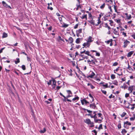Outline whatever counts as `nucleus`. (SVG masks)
Instances as JSON below:
<instances>
[{
    "instance_id": "obj_12",
    "label": "nucleus",
    "mask_w": 135,
    "mask_h": 135,
    "mask_svg": "<svg viewBox=\"0 0 135 135\" xmlns=\"http://www.w3.org/2000/svg\"><path fill=\"white\" fill-rule=\"evenodd\" d=\"M79 97H78L77 96H76V97H75L74 98H73L72 99V100L73 101H75L76 102V101H78L79 99Z\"/></svg>"
},
{
    "instance_id": "obj_30",
    "label": "nucleus",
    "mask_w": 135,
    "mask_h": 135,
    "mask_svg": "<svg viewBox=\"0 0 135 135\" xmlns=\"http://www.w3.org/2000/svg\"><path fill=\"white\" fill-rule=\"evenodd\" d=\"M128 123V121H127L126 122H124V127L126 128L127 127V124Z\"/></svg>"
},
{
    "instance_id": "obj_36",
    "label": "nucleus",
    "mask_w": 135,
    "mask_h": 135,
    "mask_svg": "<svg viewBox=\"0 0 135 135\" xmlns=\"http://www.w3.org/2000/svg\"><path fill=\"white\" fill-rule=\"evenodd\" d=\"M80 38H77L76 41V42L77 44H79L80 42Z\"/></svg>"
},
{
    "instance_id": "obj_5",
    "label": "nucleus",
    "mask_w": 135,
    "mask_h": 135,
    "mask_svg": "<svg viewBox=\"0 0 135 135\" xmlns=\"http://www.w3.org/2000/svg\"><path fill=\"white\" fill-rule=\"evenodd\" d=\"M84 102L86 104H89V102H88L85 99H84L82 100H81V102L82 105H83V102Z\"/></svg>"
},
{
    "instance_id": "obj_20",
    "label": "nucleus",
    "mask_w": 135,
    "mask_h": 135,
    "mask_svg": "<svg viewBox=\"0 0 135 135\" xmlns=\"http://www.w3.org/2000/svg\"><path fill=\"white\" fill-rule=\"evenodd\" d=\"M127 132V131H126L125 129H123L122 130L121 133L123 134L124 135V134Z\"/></svg>"
},
{
    "instance_id": "obj_51",
    "label": "nucleus",
    "mask_w": 135,
    "mask_h": 135,
    "mask_svg": "<svg viewBox=\"0 0 135 135\" xmlns=\"http://www.w3.org/2000/svg\"><path fill=\"white\" fill-rule=\"evenodd\" d=\"M89 124H90L91 125V127H93L94 126V125H93L94 123H93V122H91Z\"/></svg>"
},
{
    "instance_id": "obj_55",
    "label": "nucleus",
    "mask_w": 135,
    "mask_h": 135,
    "mask_svg": "<svg viewBox=\"0 0 135 135\" xmlns=\"http://www.w3.org/2000/svg\"><path fill=\"white\" fill-rule=\"evenodd\" d=\"M119 67H118V68H117L115 70H114V73H116L117 74V73H116L115 72V71H117L118 70H119Z\"/></svg>"
},
{
    "instance_id": "obj_9",
    "label": "nucleus",
    "mask_w": 135,
    "mask_h": 135,
    "mask_svg": "<svg viewBox=\"0 0 135 135\" xmlns=\"http://www.w3.org/2000/svg\"><path fill=\"white\" fill-rule=\"evenodd\" d=\"M108 8L110 10V12L108 13V15L107 16V17L110 16V14H111L112 13V9L111 8V7L110 6H109L108 7Z\"/></svg>"
},
{
    "instance_id": "obj_7",
    "label": "nucleus",
    "mask_w": 135,
    "mask_h": 135,
    "mask_svg": "<svg viewBox=\"0 0 135 135\" xmlns=\"http://www.w3.org/2000/svg\"><path fill=\"white\" fill-rule=\"evenodd\" d=\"M134 51H132L129 52L128 54L127 55V57H130L132 55Z\"/></svg>"
},
{
    "instance_id": "obj_42",
    "label": "nucleus",
    "mask_w": 135,
    "mask_h": 135,
    "mask_svg": "<svg viewBox=\"0 0 135 135\" xmlns=\"http://www.w3.org/2000/svg\"><path fill=\"white\" fill-rule=\"evenodd\" d=\"M21 67H22V68L23 70H26V67L25 65H22V66Z\"/></svg>"
},
{
    "instance_id": "obj_4",
    "label": "nucleus",
    "mask_w": 135,
    "mask_h": 135,
    "mask_svg": "<svg viewBox=\"0 0 135 135\" xmlns=\"http://www.w3.org/2000/svg\"><path fill=\"white\" fill-rule=\"evenodd\" d=\"M93 41V40H92V38L91 36H89L88 38V40L87 42L90 44V43L92 42Z\"/></svg>"
},
{
    "instance_id": "obj_43",
    "label": "nucleus",
    "mask_w": 135,
    "mask_h": 135,
    "mask_svg": "<svg viewBox=\"0 0 135 135\" xmlns=\"http://www.w3.org/2000/svg\"><path fill=\"white\" fill-rule=\"evenodd\" d=\"M98 129H103V127H102V125L101 124H100V125L98 128Z\"/></svg>"
},
{
    "instance_id": "obj_53",
    "label": "nucleus",
    "mask_w": 135,
    "mask_h": 135,
    "mask_svg": "<svg viewBox=\"0 0 135 135\" xmlns=\"http://www.w3.org/2000/svg\"><path fill=\"white\" fill-rule=\"evenodd\" d=\"M92 132H93L94 133H95V135H97V132L95 130H94L93 131H92Z\"/></svg>"
},
{
    "instance_id": "obj_38",
    "label": "nucleus",
    "mask_w": 135,
    "mask_h": 135,
    "mask_svg": "<svg viewBox=\"0 0 135 135\" xmlns=\"http://www.w3.org/2000/svg\"><path fill=\"white\" fill-rule=\"evenodd\" d=\"M56 81L55 80H53V84L54 85V87L56 86Z\"/></svg>"
},
{
    "instance_id": "obj_49",
    "label": "nucleus",
    "mask_w": 135,
    "mask_h": 135,
    "mask_svg": "<svg viewBox=\"0 0 135 135\" xmlns=\"http://www.w3.org/2000/svg\"><path fill=\"white\" fill-rule=\"evenodd\" d=\"M78 24H77L75 25V26H74V29H76L77 28H78Z\"/></svg>"
},
{
    "instance_id": "obj_17",
    "label": "nucleus",
    "mask_w": 135,
    "mask_h": 135,
    "mask_svg": "<svg viewBox=\"0 0 135 135\" xmlns=\"http://www.w3.org/2000/svg\"><path fill=\"white\" fill-rule=\"evenodd\" d=\"M76 6L77 7V8H76V10H78L79 8L81 9V6L80 5V4H76Z\"/></svg>"
},
{
    "instance_id": "obj_52",
    "label": "nucleus",
    "mask_w": 135,
    "mask_h": 135,
    "mask_svg": "<svg viewBox=\"0 0 135 135\" xmlns=\"http://www.w3.org/2000/svg\"><path fill=\"white\" fill-rule=\"evenodd\" d=\"M134 119H135V116H134V117H131L130 118V120L131 121H133V120Z\"/></svg>"
},
{
    "instance_id": "obj_31",
    "label": "nucleus",
    "mask_w": 135,
    "mask_h": 135,
    "mask_svg": "<svg viewBox=\"0 0 135 135\" xmlns=\"http://www.w3.org/2000/svg\"><path fill=\"white\" fill-rule=\"evenodd\" d=\"M17 61H15V64H17L18 63H19L20 62V59L19 58H17L16 59Z\"/></svg>"
},
{
    "instance_id": "obj_63",
    "label": "nucleus",
    "mask_w": 135,
    "mask_h": 135,
    "mask_svg": "<svg viewBox=\"0 0 135 135\" xmlns=\"http://www.w3.org/2000/svg\"><path fill=\"white\" fill-rule=\"evenodd\" d=\"M118 127L119 129H120L121 128V126L120 124L118 125Z\"/></svg>"
},
{
    "instance_id": "obj_15",
    "label": "nucleus",
    "mask_w": 135,
    "mask_h": 135,
    "mask_svg": "<svg viewBox=\"0 0 135 135\" xmlns=\"http://www.w3.org/2000/svg\"><path fill=\"white\" fill-rule=\"evenodd\" d=\"M95 118L94 119V121L95 123H100L102 122V120L100 119H96V118Z\"/></svg>"
},
{
    "instance_id": "obj_14",
    "label": "nucleus",
    "mask_w": 135,
    "mask_h": 135,
    "mask_svg": "<svg viewBox=\"0 0 135 135\" xmlns=\"http://www.w3.org/2000/svg\"><path fill=\"white\" fill-rule=\"evenodd\" d=\"M114 30L113 33L115 34L116 35H118L119 34L118 30H117L115 29H114Z\"/></svg>"
},
{
    "instance_id": "obj_8",
    "label": "nucleus",
    "mask_w": 135,
    "mask_h": 135,
    "mask_svg": "<svg viewBox=\"0 0 135 135\" xmlns=\"http://www.w3.org/2000/svg\"><path fill=\"white\" fill-rule=\"evenodd\" d=\"M134 86H129L128 88V90L129 91H130V93H131L132 92L133 90Z\"/></svg>"
},
{
    "instance_id": "obj_34",
    "label": "nucleus",
    "mask_w": 135,
    "mask_h": 135,
    "mask_svg": "<svg viewBox=\"0 0 135 135\" xmlns=\"http://www.w3.org/2000/svg\"><path fill=\"white\" fill-rule=\"evenodd\" d=\"M112 39H110V40L107 41H105V42H106L107 43V44H109L110 42H112Z\"/></svg>"
},
{
    "instance_id": "obj_13",
    "label": "nucleus",
    "mask_w": 135,
    "mask_h": 135,
    "mask_svg": "<svg viewBox=\"0 0 135 135\" xmlns=\"http://www.w3.org/2000/svg\"><path fill=\"white\" fill-rule=\"evenodd\" d=\"M91 51L92 52H95L96 53V56H100V54L99 52H97L96 51L93 50H91Z\"/></svg>"
},
{
    "instance_id": "obj_48",
    "label": "nucleus",
    "mask_w": 135,
    "mask_h": 135,
    "mask_svg": "<svg viewBox=\"0 0 135 135\" xmlns=\"http://www.w3.org/2000/svg\"><path fill=\"white\" fill-rule=\"evenodd\" d=\"M122 34L123 35H124V36L125 37L127 36L126 35V33L124 32H122Z\"/></svg>"
},
{
    "instance_id": "obj_11",
    "label": "nucleus",
    "mask_w": 135,
    "mask_h": 135,
    "mask_svg": "<svg viewBox=\"0 0 135 135\" xmlns=\"http://www.w3.org/2000/svg\"><path fill=\"white\" fill-rule=\"evenodd\" d=\"M95 75V73L93 72H92V73L90 75H89V76H88V77H87V78H92Z\"/></svg>"
},
{
    "instance_id": "obj_26",
    "label": "nucleus",
    "mask_w": 135,
    "mask_h": 135,
    "mask_svg": "<svg viewBox=\"0 0 135 135\" xmlns=\"http://www.w3.org/2000/svg\"><path fill=\"white\" fill-rule=\"evenodd\" d=\"M98 22H97V24H95V25L96 26H98V25L101 22V21H100V19H98Z\"/></svg>"
},
{
    "instance_id": "obj_59",
    "label": "nucleus",
    "mask_w": 135,
    "mask_h": 135,
    "mask_svg": "<svg viewBox=\"0 0 135 135\" xmlns=\"http://www.w3.org/2000/svg\"><path fill=\"white\" fill-rule=\"evenodd\" d=\"M98 117H101L102 115V114L101 113H99L98 114Z\"/></svg>"
},
{
    "instance_id": "obj_27",
    "label": "nucleus",
    "mask_w": 135,
    "mask_h": 135,
    "mask_svg": "<svg viewBox=\"0 0 135 135\" xmlns=\"http://www.w3.org/2000/svg\"><path fill=\"white\" fill-rule=\"evenodd\" d=\"M69 40L70 41V43L71 44L72 43L73 41V38L70 37L69 39Z\"/></svg>"
},
{
    "instance_id": "obj_37",
    "label": "nucleus",
    "mask_w": 135,
    "mask_h": 135,
    "mask_svg": "<svg viewBox=\"0 0 135 135\" xmlns=\"http://www.w3.org/2000/svg\"><path fill=\"white\" fill-rule=\"evenodd\" d=\"M88 115L89 116L90 115V116L91 118H94V119L95 118H96L95 117V115H92L91 114H88Z\"/></svg>"
},
{
    "instance_id": "obj_25",
    "label": "nucleus",
    "mask_w": 135,
    "mask_h": 135,
    "mask_svg": "<svg viewBox=\"0 0 135 135\" xmlns=\"http://www.w3.org/2000/svg\"><path fill=\"white\" fill-rule=\"evenodd\" d=\"M89 22L91 24L93 25H95L94 21H93V19L90 21H89Z\"/></svg>"
},
{
    "instance_id": "obj_16",
    "label": "nucleus",
    "mask_w": 135,
    "mask_h": 135,
    "mask_svg": "<svg viewBox=\"0 0 135 135\" xmlns=\"http://www.w3.org/2000/svg\"><path fill=\"white\" fill-rule=\"evenodd\" d=\"M130 106H131V104H129L128 106L126 107L128 109L130 108L132 110H133L135 108V107H132L131 108H130Z\"/></svg>"
},
{
    "instance_id": "obj_21",
    "label": "nucleus",
    "mask_w": 135,
    "mask_h": 135,
    "mask_svg": "<svg viewBox=\"0 0 135 135\" xmlns=\"http://www.w3.org/2000/svg\"><path fill=\"white\" fill-rule=\"evenodd\" d=\"M87 85L88 86H90V88L92 89H93L95 88V87L91 84L88 83Z\"/></svg>"
},
{
    "instance_id": "obj_18",
    "label": "nucleus",
    "mask_w": 135,
    "mask_h": 135,
    "mask_svg": "<svg viewBox=\"0 0 135 135\" xmlns=\"http://www.w3.org/2000/svg\"><path fill=\"white\" fill-rule=\"evenodd\" d=\"M90 122L91 121L89 119H86V120L85 121V123L88 124H89Z\"/></svg>"
},
{
    "instance_id": "obj_41",
    "label": "nucleus",
    "mask_w": 135,
    "mask_h": 135,
    "mask_svg": "<svg viewBox=\"0 0 135 135\" xmlns=\"http://www.w3.org/2000/svg\"><path fill=\"white\" fill-rule=\"evenodd\" d=\"M66 91L69 95H71L72 94V92L70 90H67Z\"/></svg>"
},
{
    "instance_id": "obj_39",
    "label": "nucleus",
    "mask_w": 135,
    "mask_h": 135,
    "mask_svg": "<svg viewBox=\"0 0 135 135\" xmlns=\"http://www.w3.org/2000/svg\"><path fill=\"white\" fill-rule=\"evenodd\" d=\"M83 109L84 110H87V112H88V113H91L92 112V111H90V110H88L87 109H85V108H83Z\"/></svg>"
},
{
    "instance_id": "obj_32",
    "label": "nucleus",
    "mask_w": 135,
    "mask_h": 135,
    "mask_svg": "<svg viewBox=\"0 0 135 135\" xmlns=\"http://www.w3.org/2000/svg\"><path fill=\"white\" fill-rule=\"evenodd\" d=\"M87 15H84V16H83L82 17H81V18L82 19H83L85 18L86 20L87 19Z\"/></svg>"
},
{
    "instance_id": "obj_6",
    "label": "nucleus",
    "mask_w": 135,
    "mask_h": 135,
    "mask_svg": "<svg viewBox=\"0 0 135 135\" xmlns=\"http://www.w3.org/2000/svg\"><path fill=\"white\" fill-rule=\"evenodd\" d=\"M90 107L91 108L95 109L96 107V106L94 103H92L90 104Z\"/></svg>"
},
{
    "instance_id": "obj_2",
    "label": "nucleus",
    "mask_w": 135,
    "mask_h": 135,
    "mask_svg": "<svg viewBox=\"0 0 135 135\" xmlns=\"http://www.w3.org/2000/svg\"><path fill=\"white\" fill-rule=\"evenodd\" d=\"M90 44L88 42H86L84 43L83 44V45L84 47L86 48V47H89Z\"/></svg>"
},
{
    "instance_id": "obj_57",
    "label": "nucleus",
    "mask_w": 135,
    "mask_h": 135,
    "mask_svg": "<svg viewBox=\"0 0 135 135\" xmlns=\"http://www.w3.org/2000/svg\"><path fill=\"white\" fill-rule=\"evenodd\" d=\"M109 21L110 22V24L111 26H112V24L113 23V21L112 20H109Z\"/></svg>"
},
{
    "instance_id": "obj_3",
    "label": "nucleus",
    "mask_w": 135,
    "mask_h": 135,
    "mask_svg": "<svg viewBox=\"0 0 135 135\" xmlns=\"http://www.w3.org/2000/svg\"><path fill=\"white\" fill-rule=\"evenodd\" d=\"M130 43V42L127 41V40H126L124 42V44L123 47L124 48H125L126 47L127 45L128 44Z\"/></svg>"
},
{
    "instance_id": "obj_35",
    "label": "nucleus",
    "mask_w": 135,
    "mask_h": 135,
    "mask_svg": "<svg viewBox=\"0 0 135 135\" xmlns=\"http://www.w3.org/2000/svg\"><path fill=\"white\" fill-rule=\"evenodd\" d=\"M111 78L112 79H114L115 78V76L114 75L112 74L111 75Z\"/></svg>"
},
{
    "instance_id": "obj_56",
    "label": "nucleus",
    "mask_w": 135,
    "mask_h": 135,
    "mask_svg": "<svg viewBox=\"0 0 135 135\" xmlns=\"http://www.w3.org/2000/svg\"><path fill=\"white\" fill-rule=\"evenodd\" d=\"M129 96V93H126L125 95V97L126 98L128 97Z\"/></svg>"
},
{
    "instance_id": "obj_44",
    "label": "nucleus",
    "mask_w": 135,
    "mask_h": 135,
    "mask_svg": "<svg viewBox=\"0 0 135 135\" xmlns=\"http://www.w3.org/2000/svg\"><path fill=\"white\" fill-rule=\"evenodd\" d=\"M113 84L116 85H118V83L116 81H114V82L113 83Z\"/></svg>"
},
{
    "instance_id": "obj_29",
    "label": "nucleus",
    "mask_w": 135,
    "mask_h": 135,
    "mask_svg": "<svg viewBox=\"0 0 135 135\" xmlns=\"http://www.w3.org/2000/svg\"><path fill=\"white\" fill-rule=\"evenodd\" d=\"M63 23L64 25L62 26H61L62 27L66 28L69 25H68L66 24H65L64 23Z\"/></svg>"
},
{
    "instance_id": "obj_61",
    "label": "nucleus",
    "mask_w": 135,
    "mask_h": 135,
    "mask_svg": "<svg viewBox=\"0 0 135 135\" xmlns=\"http://www.w3.org/2000/svg\"><path fill=\"white\" fill-rule=\"evenodd\" d=\"M58 19L60 21H62V18L61 17H58Z\"/></svg>"
},
{
    "instance_id": "obj_10",
    "label": "nucleus",
    "mask_w": 135,
    "mask_h": 135,
    "mask_svg": "<svg viewBox=\"0 0 135 135\" xmlns=\"http://www.w3.org/2000/svg\"><path fill=\"white\" fill-rule=\"evenodd\" d=\"M125 14L126 16V17L128 20H129L131 19L132 17L131 15H130L129 16H128V13H125Z\"/></svg>"
},
{
    "instance_id": "obj_28",
    "label": "nucleus",
    "mask_w": 135,
    "mask_h": 135,
    "mask_svg": "<svg viewBox=\"0 0 135 135\" xmlns=\"http://www.w3.org/2000/svg\"><path fill=\"white\" fill-rule=\"evenodd\" d=\"M89 96L90 97V98H91L92 99L90 101V102L91 103L94 101V98L91 95V94H89Z\"/></svg>"
},
{
    "instance_id": "obj_46",
    "label": "nucleus",
    "mask_w": 135,
    "mask_h": 135,
    "mask_svg": "<svg viewBox=\"0 0 135 135\" xmlns=\"http://www.w3.org/2000/svg\"><path fill=\"white\" fill-rule=\"evenodd\" d=\"M128 69L129 70H131L132 69V68L129 65V63H128Z\"/></svg>"
},
{
    "instance_id": "obj_64",
    "label": "nucleus",
    "mask_w": 135,
    "mask_h": 135,
    "mask_svg": "<svg viewBox=\"0 0 135 135\" xmlns=\"http://www.w3.org/2000/svg\"><path fill=\"white\" fill-rule=\"evenodd\" d=\"M131 36L132 37H133L134 39H135V35L134 34L132 35Z\"/></svg>"
},
{
    "instance_id": "obj_60",
    "label": "nucleus",
    "mask_w": 135,
    "mask_h": 135,
    "mask_svg": "<svg viewBox=\"0 0 135 135\" xmlns=\"http://www.w3.org/2000/svg\"><path fill=\"white\" fill-rule=\"evenodd\" d=\"M52 27L51 26H50V27L48 29L49 31H51L52 30Z\"/></svg>"
},
{
    "instance_id": "obj_23",
    "label": "nucleus",
    "mask_w": 135,
    "mask_h": 135,
    "mask_svg": "<svg viewBox=\"0 0 135 135\" xmlns=\"http://www.w3.org/2000/svg\"><path fill=\"white\" fill-rule=\"evenodd\" d=\"M48 6L47 7V8L48 9H50L52 11L53 10V8L51 7H50V4L48 3Z\"/></svg>"
},
{
    "instance_id": "obj_33",
    "label": "nucleus",
    "mask_w": 135,
    "mask_h": 135,
    "mask_svg": "<svg viewBox=\"0 0 135 135\" xmlns=\"http://www.w3.org/2000/svg\"><path fill=\"white\" fill-rule=\"evenodd\" d=\"M105 3H104L100 7V8L101 9H103L105 7Z\"/></svg>"
},
{
    "instance_id": "obj_19",
    "label": "nucleus",
    "mask_w": 135,
    "mask_h": 135,
    "mask_svg": "<svg viewBox=\"0 0 135 135\" xmlns=\"http://www.w3.org/2000/svg\"><path fill=\"white\" fill-rule=\"evenodd\" d=\"M46 131V129L45 128H43V130H41L40 131V132L41 133H44Z\"/></svg>"
},
{
    "instance_id": "obj_47",
    "label": "nucleus",
    "mask_w": 135,
    "mask_h": 135,
    "mask_svg": "<svg viewBox=\"0 0 135 135\" xmlns=\"http://www.w3.org/2000/svg\"><path fill=\"white\" fill-rule=\"evenodd\" d=\"M101 91L103 93V94H106L107 93V92L106 91L104 90H102Z\"/></svg>"
},
{
    "instance_id": "obj_40",
    "label": "nucleus",
    "mask_w": 135,
    "mask_h": 135,
    "mask_svg": "<svg viewBox=\"0 0 135 135\" xmlns=\"http://www.w3.org/2000/svg\"><path fill=\"white\" fill-rule=\"evenodd\" d=\"M126 114V113L125 112H123L121 115L122 117H124Z\"/></svg>"
},
{
    "instance_id": "obj_62",
    "label": "nucleus",
    "mask_w": 135,
    "mask_h": 135,
    "mask_svg": "<svg viewBox=\"0 0 135 135\" xmlns=\"http://www.w3.org/2000/svg\"><path fill=\"white\" fill-rule=\"evenodd\" d=\"M51 83V80H50L48 82L47 84L48 85H50Z\"/></svg>"
},
{
    "instance_id": "obj_50",
    "label": "nucleus",
    "mask_w": 135,
    "mask_h": 135,
    "mask_svg": "<svg viewBox=\"0 0 135 135\" xmlns=\"http://www.w3.org/2000/svg\"><path fill=\"white\" fill-rule=\"evenodd\" d=\"M108 84L107 83H106L104 85L103 84V86L104 87H105L106 88L108 87Z\"/></svg>"
},
{
    "instance_id": "obj_58",
    "label": "nucleus",
    "mask_w": 135,
    "mask_h": 135,
    "mask_svg": "<svg viewBox=\"0 0 135 135\" xmlns=\"http://www.w3.org/2000/svg\"><path fill=\"white\" fill-rule=\"evenodd\" d=\"M61 86H57L56 88V89L57 90H58L61 88Z\"/></svg>"
},
{
    "instance_id": "obj_54",
    "label": "nucleus",
    "mask_w": 135,
    "mask_h": 135,
    "mask_svg": "<svg viewBox=\"0 0 135 135\" xmlns=\"http://www.w3.org/2000/svg\"><path fill=\"white\" fill-rule=\"evenodd\" d=\"M118 64V63L117 62H114L113 64V66H117Z\"/></svg>"
},
{
    "instance_id": "obj_45",
    "label": "nucleus",
    "mask_w": 135,
    "mask_h": 135,
    "mask_svg": "<svg viewBox=\"0 0 135 135\" xmlns=\"http://www.w3.org/2000/svg\"><path fill=\"white\" fill-rule=\"evenodd\" d=\"M85 54L87 55L88 56L90 55V52L89 51H85Z\"/></svg>"
},
{
    "instance_id": "obj_22",
    "label": "nucleus",
    "mask_w": 135,
    "mask_h": 135,
    "mask_svg": "<svg viewBox=\"0 0 135 135\" xmlns=\"http://www.w3.org/2000/svg\"><path fill=\"white\" fill-rule=\"evenodd\" d=\"M82 29H80L76 31V33H80L82 32Z\"/></svg>"
},
{
    "instance_id": "obj_1",
    "label": "nucleus",
    "mask_w": 135,
    "mask_h": 135,
    "mask_svg": "<svg viewBox=\"0 0 135 135\" xmlns=\"http://www.w3.org/2000/svg\"><path fill=\"white\" fill-rule=\"evenodd\" d=\"M2 3L3 6L5 7L11 9V7L9 6L4 1H2Z\"/></svg>"
},
{
    "instance_id": "obj_24",
    "label": "nucleus",
    "mask_w": 135,
    "mask_h": 135,
    "mask_svg": "<svg viewBox=\"0 0 135 135\" xmlns=\"http://www.w3.org/2000/svg\"><path fill=\"white\" fill-rule=\"evenodd\" d=\"M7 36V34L5 32H4L3 33V38H5Z\"/></svg>"
}]
</instances>
